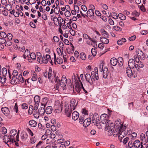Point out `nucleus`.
Wrapping results in <instances>:
<instances>
[{"label":"nucleus","mask_w":148,"mask_h":148,"mask_svg":"<svg viewBox=\"0 0 148 148\" xmlns=\"http://www.w3.org/2000/svg\"><path fill=\"white\" fill-rule=\"evenodd\" d=\"M106 124L105 129L106 130L109 132L110 131L113 132L114 130L115 125L114 123L110 121H108Z\"/></svg>","instance_id":"nucleus-1"},{"label":"nucleus","mask_w":148,"mask_h":148,"mask_svg":"<svg viewBox=\"0 0 148 148\" xmlns=\"http://www.w3.org/2000/svg\"><path fill=\"white\" fill-rule=\"evenodd\" d=\"M65 112L66 116L70 117L71 116V113L72 111V109L69 108V105L68 104L65 105Z\"/></svg>","instance_id":"nucleus-2"},{"label":"nucleus","mask_w":148,"mask_h":148,"mask_svg":"<svg viewBox=\"0 0 148 148\" xmlns=\"http://www.w3.org/2000/svg\"><path fill=\"white\" fill-rule=\"evenodd\" d=\"M141 143L139 140H136L134 143H132V145L134 146V148H143V146L142 145V144H144L143 142L141 143Z\"/></svg>","instance_id":"nucleus-3"},{"label":"nucleus","mask_w":148,"mask_h":148,"mask_svg":"<svg viewBox=\"0 0 148 148\" xmlns=\"http://www.w3.org/2000/svg\"><path fill=\"white\" fill-rule=\"evenodd\" d=\"M3 140L4 142L8 145L7 143L8 142H10L11 143H13L14 142V138H11V137L9 138V136L7 135H4L3 136Z\"/></svg>","instance_id":"nucleus-4"},{"label":"nucleus","mask_w":148,"mask_h":148,"mask_svg":"<svg viewBox=\"0 0 148 148\" xmlns=\"http://www.w3.org/2000/svg\"><path fill=\"white\" fill-rule=\"evenodd\" d=\"M108 116L107 114H101L100 116V119L101 123L103 124H105L107 122L108 119Z\"/></svg>","instance_id":"nucleus-5"},{"label":"nucleus","mask_w":148,"mask_h":148,"mask_svg":"<svg viewBox=\"0 0 148 148\" xmlns=\"http://www.w3.org/2000/svg\"><path fill=\"white\" fill-rule=\"evenodd\" d=\"M58 83H60L61 82V85L62 87H64L66 86L67 83V79H66V77L63 76H62L61 81L60 79H58L57 81Z\"/></svg>","instance_id":"nucleus-6"},{"label":"nucleus","mask_w":148,"mask_h":148,"mask_svg":"<svg viewBox=\"0 0 148 148\" xmlns=\"http://www.w3.org/2000/svg\"><path fill=\"white\" fill-rule=\"evenodd\" d=\"M82 87H83L81 81L79 80L75 86L76 91L78 92H79L81 91V89L82 88Z\"/></svg>","instance_id":"nucleus-7"},{"label":"nucleus","mask_w":148,"mask_h":148,"mask_svg":"<svg viewBox=\"0 0 148 148\" xmlns=\"http://www.w3.org/2000/svg\"><path fill=\"white\" fill-rule=\"evenodd\" d=\"M1 110L2 112L5 116H8L10 114V111L9 110L7 107H2Z\"/></svg>","instance_id":"nucleus-8"},{"label":"nucleus","mask_w":148,"mask_h":148,"mask_svg":"<svg viewBox=\"0 0 148 148\" xmlns=\"http://www.w3.org/2000/svg\"><path fill=\"white\" fill-rule=\"evenodd\" d=\"M85 78L86 81L88 82L90 84L92 85L93 84V82L92 79V77L90 74L88 73H86L85 75Z\"/></svg>","instance_id":"nucleus-9"},{"label":"nucleus","mask_w":148,"mask_h":148,"mask_svg":"<svg viewBox=\"0 0 148 148\" xmlns=\"http://www.w3.org/2000/svg\"><path fill=\"white\" fill-rule=\"evenodd\" d=\"M136 52L138 53L137 56L140 59L143 60L145 59V57L144 54L141 50L138 49V50Z\"/></svg>","instance_id":"nucleus-10"},{"label":"nucleus","mask_w":148,"mask_h":148,"mask_svg":"<svg viewBox=\"0 0 148 148\" xmlns=\"http://www.w3.org/2000/svg\"><path fill=\"white\" fill-rule=\"evenodd\" d=\"M91 119L90 118H88L85 120L83 123L84 127H86L90 124Z\"/></svg>","instance_id":"nucleus-11"},{"label":"nucleus","mask_w":148,"mask_h":148,"mask_svg":"<svg viewBox=\"0 0 148 148\" xmlns=\"http://www.w3.org/2000/svg\"><path fill=\"white\" fill-rule=\"evenodd\" d=\"M135 63V62L134 60L133 59H130L128 62V65L129 67L130 68L133 69L135 67V65H134Z\"/></svg>","instance_id":"nucleus-12"},{"label":"nucleus","mask_w":148,"mask_h":148,"mask_svg":"<svg viewBox=\"0 0 148 148\" xmlns=\"http://www.w3.org/2000/svg\"><path fill=\"white\" fill-rule=\"evenodd\" d=\"M75 102L76 101L75 99H72L70 101V108L73 109V110L75 109L77 104V103L75 104Z\"/></svg>","instance_id":"nucleus-13"},{"label":"nucleus","mask_w":148,"mask_h":148,"mask_svg":"<svg viewBox=\"0 0 148 148\" xmlns=\"http://www.w3.org/2000/svg\"><path fill=\"white\" fill-rule=\"evenodd\" d=\"M91 76L94 81L98 80L99 79L98 73H95L94 71H92L91 73Z\"/></svg>","instance_id":"nucleus-14"},{"label":"nucleus","mask_w":148,"mask_h":148,"mask_svg":"<svg viewBox=\"0 0 148 148\" xmlns=\"http://www.w3.org/2000/svg\"><path fill=\"white\" fill-rule=\"evenodd\" d=\"M79 116V113L77 111H74L72 114V118L74 121L76 120L78 118Z\"/></svg>","instance_id":"nucleus-15"},{"label":"nucleus","mask_w":148,"mask_h":148,"mask_svg":"<svg viewBox=\"0 0 148 148\" xmlns=\"http://www.w3.org/2000/svg\"><path fill=\"white\" fill-rule=\"evenodd\" d=\"M28 135L25 132H23L21 133V137L22 141H25L27 138Z\"/></svg>","instance_id":"nucleus-16"},{"label":"nucleus","mask_w":148,"mask_h":148,"mask_svg":"<svg viewBox=\"0 0 148 148\" xmlns=\"http://www.w3.org/2000/svg\"><path fill=\"white\" fill-rule=\"evenodd\" d=\"M108 74V69L106 67H105L103 70V75L104 78H106L107 77Z\"/></svg>","instance_id":"nucleus-17"},{"label":"nucleus","mask_w":148,"mask_h":148,"mask_svg":"<svg viewBox=\"0 0 148 148\" xmlns=\"http://www.w3.org/2000/svg\"><path fill=\"white\" fill-rule=\"evenodd\" d=\"M99 119L100 118H99L92 122L94 123V125H95L99 128H100L101 127V123Z\"/></svg>","instance_id":"nucleus-18"},{"label":"nucleus","mask_w":148,"mask_h":148,"mask_svg":"<svg viewBox=\"0 0 148 148\" xmlns=\"http://www.w3.org/2000/svg\"><path fill=\"white\" fill-rule=\"evenodd\" d=\"M118 60L115 58H111L110 60L111 64L113 66H115L118 62Z\"/></svg>","instance_id":"nucleus-19"},{"label":"nucleus","mask_w":148,"mask_h":148,"mask_svg":"<svg viewBox=\"0 0 148 148\" xmlns=\"http://www.w3.org/2000/svg\"><path fill=\"white\" fill-rule=\"evenodd\" d=\"M100 40L101 42L105 44H108L109 42V40L104 37H101L100 38Z\"/></svg>","instance_id":"nucleus-20"},{"label":"nucleus","mask_w":148,"mask_h":148,"mask_svg":"<svg viewBox=\"0 0 148 148\" xmlns=\"http://www.w3.org/2000/svg\"><path fill=\"white\" fill-rule=\"evenodd\" d=\"M131 69V68L127 67L126 70V72L127 75L128 77L130 78H131V75L132 72Z\"/></svg>","instance_id":"nucleus-21"},{"label":"nucleus","mask_w":148,"mask_h":148,"mask_svg":"<svg viewBox=\"0 0 148 148\" xmlns=\"http://www.w3.org/2000/svg\"><path fill=\"white\" fill-rule=\"evenodd\" d=\"M53 108L51 106H49L47 107L45 109V112L47 114H50L52 112Z\"/></svg>","instance_id":"nucleus-22"},{"label":"nucleus","mask_w":148,"mask_h":148,"mask_svg":"<svg viewBox=\"0 0 148 148\" xmlns=\"http://www.w3.org/2000/svg\"><path fill=\"white\" fill-rule=\"evenodd\" d=\"M140 138L141 141L142 142H143L145 143H144V144L145 145L147 143V140L146 138L145 137V134L143 133H142L140 135Z\"/></svg>","instance_id":"nucleus-23"},{"label":"nucleus","mask_w":148,"mask_h":148,"mask_svg":"<svg viewBox=\"0 0 148 148\" xmlns=\"http://www.w3.org/2000/svg\"><path fill=\"white\" fill-rule=\"evenodd\" d=\"M17 133V130L15 129H12L10 132V136L11 138H14L15 136Z\"/></svg>","instance_id":"nucleus-24"},{"label":"nucleus","mask_w":148,"mask_h":148,"mask_svg":"<svg viewBox=\"0 0 148 148\" xmlns=\"http://www.w3.org/2000/svg\"><path fill=\"white\" fill-rule=\"evenodd\" d=\"M29 123V125L31 127H36L37 124V122L33 120L30 121Z\"/></svg>","instance_id":"nucleus-25"},{"label":"nucleus","mask_w":148,"mask_h":148,"mask_svg":"<svg viewBox=\"0 0 148 148\" xmlns=\"http://www.w3.org/2000/svg\"><path fill=\"white\" fill-rule=\"evenodd\" d=\"M34 100L36 104L38 105L40 101V97L36 95L34 98Z\"/></svg>","instance_id":"nucleus-26"},{"label":"nucleus","mask_w":148,"mask_h":148,"mask_svg":"<svg viewBox=\"0 0 148 148\" xmlns=\"http://www.w3.org/2000/svg\"><path fill=\"white\" fill-rule=\"evenodd\" d=\"M118 61L117 63L119 66L121 67L123 64V58L121 57H119L118 58Z\"/></svg>","instance_id":"nucleus-27"},{"label":"nucleus","mask_w":148,"mask_h":148,"mask_svg":"<svg viewBox=\"0 0 148 148\" xmlns=\"http://www.w3.org/2000/svg\"><path fill=\"white\" fill-rule=\"evenodd\" d=\"M18 82V80H17L16 77H13L10 81L11 83L13 85L16 84Z\"/></svg>","instance_id":"nucleus-28"},{"label":"nucleus","mask_w":148,"mask_h":148,"mask_svg":"<svg viewBox=\"0 0 148 148\" xmlns=\"http://www.w3.org/2000/svg\"><path fill=\"white\" fill-rule=\"evenodd\" d=\"M45 105H44V107H42L39 108L38 109V112L40 114L43 115L45 113Z\"/></svg>","instance_id":"nucleus-29"},{"label":"nucleus","mask_w":148,"mask_h":148,"mask_svg":"<svg viewBox=\"0 0 148 148\" xmlns=\"http://www.w3.org/2000/svg\"><path fill=\"white\" fill-rule=\"evenodd\" d=\"M14 15L16 17H18L19 15L21 16H23V13L19 9H18V12H16L15 14L13 13Z\"/></svg>","instance_id":"nucleus-30"},{"label":"nucleus","mask_w":148,"mask_h":148,"mask_svg":"<svg viewBox=\"0 0 148 148\" xmlns=\"http://www.w3.org/2000/svg\"><path fill=\"white\" fill-rule=\"evenodd\" d=\"M126 39L124 38H122L121 40H119L117 41V43L119 45H121L123 44V42H126Z\"/></svg>","instance_id":"nucleus-31"},{"label":"nucleus","mask_w":148,"mask_h":148,"mask_svg":"<svg viewBox=\"0 0 148 148\" xmlns=\"http://www.w3.org/2000/svg\"><path fill=\"white\" fill-rule=\"evenodd\" d=\"M94 14V13L93 10L90 9L88 10L87 12V15H88L90 17L93 16Z\"/></svg>","instance_id":"nucleus-32"},{"label":"nucleus","mask_w":148,"mask_h":148,"mask_svg":"<svg viewBox=\"0 0 148 148\" xmlns=\"http://www.w3.org/2000/svg\"><path fill=\"white\" fill-rule=\"evenodd\" d=\"M5 9L8 11H10L12 10V6L11 3H9L5 6Z\"/></svg>","instance_id":"nucleus-33"},{"label":"nucleus","mask_w":148,"mask_h":148,"mask_svg":"<svg viewBox=\"0 0 148 148\" xmlns=\"http://www.w3.org/2000/svg\"><path fill=\"white\" fill-rule=\"evenodd\" d=\"M125 126L124 125H121L120 127L119 130V132H123L124 133V134H125Z\"/></svg>","instance_id":"nucleus-34"},{"label":"nucleus","mask_w":148,"mask_h":148,"mask_svg":"<svg viewBox=\"0 0 148 148\" xmlns=\"http://www.w3.org/2000/svg\"><path fill=\"white\" fill-rule=\"evenodd\" d=\"M99 118V116L98 114L96 113H95L93 115L92 118V121L93 122L94 121H95L96 119H98V118Z\"/></svg>","instance_id":"nucleus-35"},{"label":"nucleus","mask_w":148,"mask_h":148,"mask_svg":"<svg viewBox=\"0 0 148 148\" xmlns=\"http://www.w3.org/2000/svg\"><path fill=\"white\" fill-rule=\"evenodd\" d=\"M118 17L122 20H125L126 18V16L122 13H119L118 14Z\"/></svg>","instance_id":"nucleus-36"},{"label":"nucleus","mask_w":148,"mask_h":148,"mask_svg":"<svg viewBox=\"0 0 148 148\" xmlns=\"http://www.w3.org/2000/svg\"><path fill=\"white\" fill-rule=\"evenodd\" d=\"M58 64H62L63 62L62 59L60 57L57 58L56 62Z\"/></svg>","instance_id":"nucleus-37"},{"label":"nucleus","mask_w":148,"mask_h":148,"mask_svg":"<svg viewBox=\"0 0 148 148\" xmlns=\"http://www.w3.org/2000/svg\"><path fill=\"white\" fill-rule=\"evenodd\" d=\"M111 17L115 19H117L118 17V16L117 15V14L115 12H113L111 14Z\"/></svg>","instance_id":"nucleus-38"},{"label":"nucleus","mask_w":148,"mask_h":148,"mask_svg":"<svg viewBox=\"0 0 148 148\" xmlns=\"http://www.w3.org/2000/svg\"><path fill=\"white\" fill-rule=\"evenodd\" d=\"M30 58L33 60H35L36 59V56L35 54L33 52L30 53Z\"/></svg>","instance_id":"nucleus-39"},{"label":"nucleus","mask_w":148,"mask_h":148,"mask_svg":"<svg viewBox=\"0 0 148 148\" xmlns=\"http://www.w3.org/2000/svg\"><path fill=\"white\" fill-rule=\"evenodd\" d=\"M48 60L46 58L45 56H43L42 58V59L41 60V61H40V63L42 64V63H44V64H47V63Z\"/></svg>","instance_id":"nucleus-40"},{"label":"nucleus","mask_w":148,"mask_h":148,"mask_svg":"<svg viewBox=\"0 0 148 148\" xmlns=\"http://www.w3.org/2000/svg\"><path fill=\"white\" fill-rule=\"evenodd\" d=\"M37 75L34 72V73H33L31 79L33 81H36L37 80Z\"/></svg>","instance_id":"nucleus-41"},{"label":"nucleus","mask_w":148,"mask_h":148,"mask_svg":"<svg viewBox=\"0 0 148 148\" xmlns=\"http://www.w3.org/2000/svg\"><path fill=\"white\" fill-rule=\"evenodd\" d=\"M131 15L133 16L138 17L139 15V13L136 11H134L132 13Z\"/></svg>","instance_id":"nucleus-42"},{"label":"nucleus","mask_w":148,"mask_h":148,"mask_svg":"<svg viewBox=\"0 0 148 148\" xmlns=\"http://www.w3.org/2000/svg\"><path fill=\"white\" fill-rule=\"evenodd\" d=\"M0 36L1 37L5 38L6 37L7 35L5 32H0Z\"/></svg>","instance_id":"nucleus-43"},{"label":"nucleus","mask_w":148,"mask_h":148,"mask_svg":"<svg viewBox=\"0 0 148 148\" xmlns=\"http://www.w3.org/2000/svg\"><path fill=\"white\" fill-rule=\"evenodd\" d=\"M60 10V8L59 7H56L54 8V12L56 14H58L59 13Z\"/></svg>","instance_id":"nucleus-44"},{"label":"nucleus","mask_w":148,"mask_h":148,"mask_svg":"<svg viewBox=\"0 0 148 148\" xmlns=\"http://www.w3.org/2000/svg\"><path fill=\"white\" fill-rule=\"evenodd\" d=\"M6 79L5 76L2 75L1 78V82L2 84H4Z\"/></svg>","instance_id":"nucleus-45"},{"label":"nucleus","mask_w":148,"mask_h":148,"mask_svg":"<svg viewBox=\"0 0 148 148\" xmlns=\"http://www.w3.org/2000/svg\"><path fill=\"white\" fill-rule=\"evenodd\" d=\"M80 57L82 60H85L86 58V55L84 53L82 52L80 54Z\"/></svg>","instance_id":"nucleus-46"},{"label":"nucleus","mask_w":148,"mask_h":148,"mask_svg":"<svg viewBox=\"0 0 148 148\" xmlns=\"http://www.w3.org/2000/svg\"><path fill=\"white\" fill-rule=\"evenodd\" d=\"M2 73L3 75L5 76L7 74V69L5 68H3L2 70Z\"/></svg>","instance_id":"nucleus-47"},{"label":"nucleus","mask_w":148,"mask_h":148,"mask_svg":"<svg viewBox=\"0 0 148 148\" xmlns=\"http://www.w3.org/2000/svg\"><path fill=\"white\" fill-rule=\"evenodd\" d=\"M92 54L93 56H95L97 54L96 50L94 48H92L91 50Z\"/></svg>","instance_id":"nucleus-48"},{"label":"nucleus","mask_w":148,"mask_h":148,"mask_svg":"<svg viewBox=\"0 0 148 148\" xmlns=\"http://www.w3.org/2000/svg\"><path fill=\"white\" fill-rule=\"evenodd\" d=\"M12 45V42L10 40L7 41L5 43V46H9Z\"/></svg>","instance_id":"nucleus-49"},{"label":"nucleus","mask_w":148,"mask_h":148,"mask_svg":"<svg viewBox=\"0 0 148 148\" xmlns=\"http://www.w3.org/2000/svg\"><path fill=\"white\" fill-rule=\"evenodd\" d=\"M30 51L27 49H26L25 52V56H26V57H28L29 56L30 54Z\"/></svg>","instance_id":"nucleus-50"},{"label":"nucleus","mask_w":148,"mask_h":148,"mask_svg":"<svg viewBox=\"0 0 148 148\" xmlns=\"http://www.w3.org/2000/svg\"><path fill=\"white\" fill-rule=\"evenodd\" d=\"M22 108L23 109H26L28 108L27 104L25 103H23L21 105Z\"/></svg>","instance_id":"nucleus-51"},{"label":"nucleus","mask_w":148,"mask_h":148,"mask_svg":"<svg viewBox=\"0 0 148 148\" xmlns=\"http://www.w3.org/2000/svg\"><path fill=\"white\" fill-rule=\"evenodd\" d=\"M137 76V73L136 71H132V75H131V78L132 77H136Z\"/></svg>","instance_id":"nucleus-52"},{"label":"nucleus","mask_w":148,"mask_h":148,"mask_svg":"<svg viewBox=\"0 0 148 148\" xmlns=\"http://www.w3.org/2000/svg\"><path fill=\"white\" fill-rule=\"evenodd\" d=\"M109 17H110L109 19L108 20V22L110 25H113L114 24V21L110 18V16L109 15Z\"/></svg>","instance_id":"nucleus-53"},{"label":"nucleus","mask_w":148,"mask_h":148,"mask_svg":"<svg viewBox=\"0 0 148 148\" xmlns=\"http://www.w3.org/2000/svg\"><path fill=\"white\" fill-rule=\"evenodd\" d=\"M13 109L14 111L16 113L18 112V105L17 103H16L15 104Z\"/></svg>","instance_id":"nucleus-54"},{"label":"nucleus","mask_w":148,"mask_h":148,"mask_svg":"<svg viewBox=\"0 0 148 148\" xmlns=\"http://www.w3.org/2000/svg\"><path fill=\"white\" fill-rule=\"evenodd\" d=\"M138 64L137 65V67H138V69L139 68H143L144 66L142 62L140 61L139 62H138Z\"/></svg>","instance_id":"nucleus-55"},{"label":"nucleus","mask_w":148,"mask_h":148,"mask_svg":"<svg viewBox=\"0 0 148 148\" xmlns=\"http://www.w3.org/2000/svg\"><path fill=\"white\" fill-rule=\"evenodd\" d=\"M40 114L37 111H35L34 114V116L35 118H38Z\"/></svg>","instance_id":"nucleus-56"},{"label":"nucleus","mask_w":148,"mask_h":148,"mask_svg":"<svg viewBox=\"0 0 148 148\" xmlns=\"http://www.w3.org/2000/svg\"><path fill=\"white\" fill-rule=\"evenodd\" d=\"M75 11L77 12H79V9L78 6L76 5H75L74 6Z\"/></svg>","instance_id":"nucleus-57"},{"label":"nucleus","mask_w":148,"mask_h":148,"mask_svg":"<svg viewBox=\"0 0 148 148\" xmlns=\"http://www.w3.org/2000/svg\"><path fill=\"white\" fill-rule=\"evenodd\" d=\"M84 118L83 117L80 116L79 118V122L81 124H83V121H84Z\"/></svg>","instance_id":"nucleus-58"},{"label":"nucleus","mask_w":148,"mask_h":148,"mask_svg":"<svg viewBox=\"0 0 148 148\" xmlns=\"http://www.w3.org/2000/svg\"><path fill=\"white\" fill-rule=\"evenodd\" d=\"M64 15L66 17H69L71 16V14L70 11H67L65 12Z\"/></svg>","instance_id":"nucleus-59"},{"label":"nucleus","mask_w":148,"mask_h":148,"mask_svg":"<svg viewBox=\"0 0 148 148\" xmlns=\"http://www.w3.org/2000/svg\"><path fill=\"white\" fill-rule=\"evenodd\" d=\"M101 5L102 7L105 10H106L108 9V7L107 5L106 4L101 3Z\"/></svg>","instance_id":"nucleus-60"},{"label":"nucleus","mask_w":148,"mask_h":148,"mask_svg":"<svg viewBox=\"0 0 148 148\" xmlns=\"http://www.w3.org/2000/svg\"><path fill=\"white\" fill-rule=\"evenodd\" d=\"M81 9L84 11L86 12L87 10V8L86 6L84 5H82L81 6Z\"/></svg>","instance_id":"nucleus-61"},{"label":"nucleus","mask_w":148,"mask_h":148,"mask_svg":"<svg viewBox=\"0 0 148 148\" xmlns=\"http://www.w3.org/2000/svg\"><path fill=\"white\" fill-rule=\"evenodd\" d=\"M6 40L5 39V38H0V44L5 43Z\"/></svg>","instance_id":"nucleus-62"},{"label":"nucleus","mask_w":148,"mask_h":148,"mask_svg":"<svg viewBox=\"0 0 148 148\" xmlns=\"http://www.w3.org/2000/svg\"><path fill=\"white\" fill-rule=\"evenodd\" d=\"M18 72L16 70H14L12 73V75L13 76V77H16V76H17L18 75Z\"/></svg>","instance_id":"nucleus-63"},{"label":"nucleus","mask_w":148,"mask_h":148,"mask_svg":"<svg viewBox=\"0 0 148 148\" xmlns=\"http://www.w3.org/2000/svg\"><path fill=\"white\" fill-rule=\"evenodd\" d=\"M136 36L135 35L131 37H130L129 38V40L130 41H133L135 40L136 38Z\"/></svg>","instance_id":"nucleus-64"}]
</instances>
